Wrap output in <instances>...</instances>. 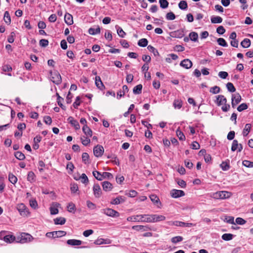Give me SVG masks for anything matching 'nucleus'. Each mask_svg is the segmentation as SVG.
Instances as JSON below:
<instances>
[{
	"instance_id": "f257e3e1",
	"label": "nucleus",
	"mask_w": 253,
	"mask_h": 253,
	"mask_svg": "<svg viewBox=\"0 0 253 253\" xmlns=\"http://www.w3.org/2000/svg\"><path fill=\"white\" fill-rule=\"evenodd\" d=\"M148 214H138L129 216L127 218L128 221L148 222Z\"/></svg>"
},
{
	"instance_id": "f03ea898",
	"label": "nucleus",
	"mask_w": 253,
	"mask_h": 253,
	"mask_svg": "<svg viewBox=\"0 0 253 253\" xmlns=\"http://www.w3.org/2000/svg\"><path fill=\"white\" fill-rule=\"evenodd\" d=\"M231 195L232 193L230 192L221 191L212 193L211 197L215 199H225L229 198Z\"/></svg>"
},
{
	"instance_id": "7ed1b4c3",
	"label": "nucleus",
	"mask_w": 253,
	"mask_h": 253,
	"mask_svg": "<svg viewBox=\"0 0 253 253\" xmlns=\"http://www.w3.org/2000/svg\"><path fill=\"white\" fill-rule=\"evenodd\" d=\"M34 238L28 233H22L16 237V242L24 244L31 242Z\"/></svg>"
},
{
	"instance_id": "20e7f679",
	"label": "nucleus",
	"mask_w": 253,
	"mask_h": 253,
	"mask_svg": "<svg viewBox=\"0 0 253 253\" xmlns=\"http://www.w3.org/2000/svg\"><path fill=\"white\" fill-rule=\"evenodd\" d=\"M148 217L149 223L159 222L166 219V217L163 215L148 214Z\"/></svg>"
},
{
	"instance_id": "39448f33",
	"label": "nucleus",
	"mask_w": 253,
	"mask_h": 253,
	"mask_svg": "<svg viewBox=\"0 0 253 253\" xmlns=\"http://www.w3.org/2000/svg\"><path fill=\"white\" fill-rule=\"evenodd\" d=\"M50 77L51 78V81L53 83L56 84H59L61 83V77L60 74L57 72L52 71L50 72Z\"/></svg>"
},
{
	"instance_id": "423d86ee",
	"label": "nucleus",
	"mask_w": 253,
	"mask_h": 253,
	"mask_svg": "<svg viewBox=\"0 0 253 253\" xmlns=\"http://www.w3.org/2000/svg\"><path fill=\"white\" fill-rule=\"evenodd\" d=\"M102 211V212L103 213L109 216L118 217L120 215V213L117 211L112 209H103Z\"/></svg>"
},
{
	"instance_id": "0eeeda50",
	"label": "nucleus",
	"mask_w": 253,
	"mask_h": 253,
	"mask_svg": "<svg viewBox=\"0 0 253 253\" xmlns=\"http://www.w3.org/2000/svg\"><path fill=\"white\" fill-rule=\"evenodd\" d=\"M104 151V148L102 146L97 145L95 146L93 148V153L95 157H101Z\"/></svg>"
},
{
	"instance_id": "6e6552de",
	"label": "nucleus",
	"mask_w": 253,
	"mask_h": 253,
	"mask_svg": "<svg viewBox=\"0 0 253 253\" xmlns=\"http://www.w3.org/2000/svg\"><path fill=\"white\" fill-rule=\"evenodd\" d=\"M17 209L22 216H27L29 214L28 211L26 206L23 204L17 205Z\"/></svg>"
},
{
	"instance_id": "1a4fd4ad",
	"label": "nucleus",
	"mask_w": 253,
	"mask_h": 253,
	"mask_svg": "<svg viewBox=\"0 0 253 253\" xmlns=\"http://www.w3.org/2000/svg\"><path fill=\"white\" fill-rule=\"evenodd\" d=\"M232 101L231 105L233 108H235V106L239 103L241 100V96L239 93H236L232 94Z\"/></svg>"
},
{
	"instance_id": "9d476101",
	"label": "nucleus",
	"mask_w": 253,
	"mask_h": 253,
	"mask_svg": "<svg viewBox=\"0 0 253 253\" xmlns=\"http://www.w3.org/2000/svg\"><path fill=\"white\" fill-rule=\"evenodd\" d=\"M170 195L172 198H178L184 196L185 193L183 191L177 189H172L170 191Z\"/></svg>"
},
{
	"instance_id": "9b49d317",
	"label": "nucleus",
	"mask_w": 253,
	"mask_h": 253,
	"mask_svg": "<svg viewBox=\"0 0 253 253\" xmlns=\"http://www.w3.org/2000/svg\"><path fill=\"white\" fill-rule=\"evenodd\" d=\"M93 194L95 198H99L102 195V191L98 184H95L93 187Z\"/></svg>"
},
{
	"instance_id": "f8f14e48",
	"label": "nucleus",
	"mask_w": 253,
	"mask_h": 253,
	"mask_svg": "<svg viewBox=\"0 0 253 253\" xmlns=\"http://www.w3.org/2000/svg\"><path fill=\"white\" fill-rule=\"evenodd\" d=\"M215 102L217 106H220L227 102V99L223 95H219L216 96V99Z\"/></svg>"
},
{
	"instance_id": "ddd939ff",
	"label": "nucleus",
	"mask_w": 253,
	"mask_h": 253,
	"mask_svg": "<svg viewBox=\"0 0 253 253\" xmlns=\"http://www.w3.org/2000/svg\"><path fill=\"white\" fill-rule=\"evenodd\" d=\"M180 65L188 69L192 66V62L189 59H185L180 62Z\"/></svg>"
},
{
	"instance_id": "4468645a",
	"label": "nucleus",
	"mask_w": 253,
	"mask_h": 253,
	"mask_svg": "<svg viewBox=\"0 0 253 253\" xmlns=\"http://www.w3.org/2000/svg\"><path fill=\"white\" fill-rule=\"evenodd\" d=\"M102 188L104 191L109 192L113 189L112 184L109 181H105L102 183Z\"/></svg>"
},
{
	"instance_id": "2eb2a0df",
	"label": "nucleus",
	"mask_w": 253,
	"mask_h": 253,
	"mask_svg": "<svg viewBox=\"0 0 253 253\" xmlns=\"http://www.w3.org/2000/svg\"><path fill=\"white\" fill-rule=\"evenodd\" d=\"M95 84L97 87L101 90L105 88L99 76L95 77Z\"/></svg>"
},
{
	"instance_id": "dca6fc26",
	"label": "nucleus",
	"mask_w": 253,
	"mask_h": 253,
	"mask_svg": "<svg viewBox=\"0 0 253 253\" xmlns=\"http://www.w3.org/2000/svg\"><path fill=\"white\" fill-rule=\"evenodd\" d=\"M128 88L127 85H123L122 89L118 91L117 92V98L120 99L122 96H123L125 95V94L126 92H128Z\"/></svg>"
},
{
	"instance_id": "f3484780",
	"label": "nucleus",
	"mask_w": 253,
	"mask_h": 253,
	"mask_svg": "<svg viewBox=\"0 0 253 253\" xmlns=\"http://www.w3.org/2000/svg\"><path fill=\"white\" fill-rule=\"evenodd\" d=\"M65 22L68 25H71L73 24V16L71 14L66 13L64 16Z\"/></svg>"
},
{
	"instance_id": "a211bd4d",
	"label": "nucleus",
	"mask_w": 253,
	"mask_h": 253,
	"mask_svg": "<svg viewBox=\"0 0 253 253\" xmlns=\"http://www.w3.org/2000/svg\"><path fill=\"white\" fill-rule=\"evenodd\" d=\"M68 121L73 126H74L76 129H80V126L78 122L74 120L72 117H69L68 118Z\"/></svg>"
},
{
	"instance_id": "6ab92c4d",
	"label": "nucleus",
	"mask_w": 253,
	"mask_h": 253,
	"mask_svg": "<svg viewBox=\"0 0 253 253\" xmlns=\"http://www.w3.org/2000/svg\"><path fill=\"white\" fill-rule=\"evenodd\" d=\"M67 244L70 246H80L82 244V241L79 240L69 239L67 241Z\"/></svg>"
},
{
	"instance_id": "aec40b11",
	"label": "nucleus",
	"mask_w": 253,
	"mask_h": 253,
	"mask_svg": "<svg viewBox=\"0 0 253 253\" xmlns=\"http://www.w3.org/2000/svg\"><path fill=\"white\" fill-rule=\"evenodd\" d=\"M83 131L87 136L91 137L92 136V130L89 127L87 126V125L84 126L83 127Z\"/></svg>"
},
{
	"instance_id": "412c9836",
	"label": "nucleus",
	"mask_w": 253,
	"mask_h": 253,
	"mask_svg": "<svg viewBox=\"0 0 253 253\" xmlns=\"http://www.w3.org/2000/svg\"><path fill=\"white\" fill-rule=\"evenodd\" d=\"M3 240L6 243H12L14 241H16V238L12 235H5L3 237Z\"/></svg>"
},
{
	"instance_id": "4be33fe9",
	"label": "nucleus",
	"mask_w": 253,
	"mask_h": 253,
	"mask_svg": "<svg viewBox=\"0 0 253 253\" xmlns=\"http://www.w3.org/2000/svg\"><path fill=\"white\" fill-rule=\"evenodd\" d=\"M54 222L56 225H63L66 222V219L62 217H57L54 219Z\"/></svg>"
},
{
	"instance_id": "5701e85b",
	"label": "nucleus",
	"mask_w": 253,
	"mask_h": 253,
	"mask_svg": "<svg viewBox=\"0 0 253 253\" xmlns=\"http://www.w3.org/2000/svg\"><path fill=\"white\" fill-rule=\"evenodd\" d=\"M222 22V18L218 16H213L211 17V22L213 24L221 23Z\"/></svg>"
},
{
	"instance_id": "b1692460",
	"label": "nucleus",
	"mask_w": 253,
	"mask_h": 253,
	"mask_svg": "<svg viewBox=\"0 0 253 253\" xmlns=\"http://www.w3.org/2000/svg\"><path fill=\"white\" fill-rule=\"evenodd\" d=\"M125 201L124 199L122 196H119L115 199H113L111 202V204L113 205H118L121 203H123Z\"/></svg>"
},
{
	"instance_id": "393cba45",
	"label": "nucleus",
	"mask_w": 253,
	"mask_h": 253,
	"mask_svg": "<svg viewBox=\"0 0 253 253\" xmlns=\"http://www.w3.org/2000/svg\"><path fill=\"white\" fill-rule=\"evenodd\" d=\"M142 89V85L141 84H138L134 86L133 89V92L135 94H139L141 93Z\"/></svg>"
},
{
	"instance_id": "a878e982",
	"label": "nucleus",
	"mask_w": 253,
	"mask_h": 253,
	"mask_svg": "<svg viewBox=\"0 0 253 253\" xmlns=\"http://www.w3.org/2000/svg\"><path fill=\"white\" fill-rule=\"evenodd\" d=\"M132 228L136 231H140L143 230V231H147L149 227L148 226L143 225H134L132 227Z\"/></svg>"
},
{
	"instance_id": "bb28decb",
	"label": "nucleus",
	"mask_w": 253,
	"mask_h": 253,
	"mask_svg": "<svg viewBox=\"0 0 253 253\" xmlns=\"http://www.w3.org/2000/svg\"><path fill=\"white\" fill-rule=\"evenodd\" d=\"M241 45L243 48H248L251 45V41L249 39H245L241 42Z\"/></svg>"
},
{
	"instance_id": "cd10ccee",
	"label": "nucleus",
	"mask_w": 253,
	"mask_h": 253,
	"mask_svg": "<svg viewBox=\"0 0 253 253\" xmlns=\"http://www.w3.org/2000/svg\"><path fill=\"white\" fill-rule=\"evenodd\" d=\"M89 137L88 136H83L81 137V140L82 143V144L84 146H87L88 144H89L90 142V140L89 138Z\"/></svg>"
},
{
	"instance_id": "c85d7f7f",
	"label": "nucleus",
	"mask_w": 253,
	"mask_h": 253,
	"mask_svg": "<svg viewBox=\"0 0 253 253\" xmlns=\"http://www.w3.org/2000/svg\"><path fill=\"white\" fill-rule=\"evenodd\" d=\"M100 29L98 27L96 28H90L88 29V33L92 35H94L100 33Z\"/></svg>"
},
{
	"instance_id": "c756f323",
	"label": "nucleus",
	"mask_w": 253,
	"mask_h": 253,
	"mask_svg": "<svg viewBox=\"0 0 253 253\" xmlns=\"http://www.w3.org/2000/svg\"><path fill=\"white\" fill-rule=\"evenodd\" d=\"M54 238L64 236L66 234V232L64 231H53Z\"/></svg>"
},
{
	"instance_id": "7c9ffc66",
	"label": "nucleus",
	"mask_w": 253,
	"mask_h": 253,
	"mask_svg": "<svg viewBox=\"0 0 253 253\" xmlns=\"http://www.w3.org/2000/svg\"><path fill=\"white\" fill-rule=\"evenodd\" d=\"M59 205V204H56L55 206H53L50 208L51 214H56L58 213L57 207Z\"/></svg>"
},
{
	"instance_id": "2f4dec72",
	"label": "nucleus",
	"mask_w": 253,
	"mask_h": 253,
	"mask_svg": "<svg viewBox=\"0 0 253 253\" xmlns=\"http://www.w3.org/2000/svg\"><path fill=\"white\" fill-rule=\"evenodd\" d=\"M3 19L5 22L8 25H9L10 24L11 18L10 14L9 12L7 11L4 12Z\"/></svg>"
},
{
	"instance_id": "473e14b6",
	"label": "nucleus",
	"mask_w": 253,
	"mask_h": 253,
	"mask_svg": "<svg viewBox=\"0 0 253 253\" xmlns=\"http://www.w3.org/2000/svg\"><path fill=\"white\" fill-rule=\"evenodd\" d=\"M147 48L150 52L153 53L155 56H159V53L158 51L153 46L149 45L148 46Z\"/></svg>"
},
{
	"instance_id": "72a5a7b5",
	"label": "nucleus",
	"mask_w": 253,
	"mask_h": 253,
	"mask_svg": "<svg viewBox=\"0 0 253 253\" xmlns=\"http://www.w3.org/2000/svg\"><path fill=\"white\" fill-rule=\"evenodd\" d=\"M178 7L182 10H186L188 8L187 3L185 0H181L178 3Z\"/></svg>"
},
{
	"instance_id": "f704fd0d",
	"label": "nucleus",
	"mask_w": 253,
	"mask_h": 253,
	"mask_svg": "<svg viewBox=\"0 0 253 253\" xmlns=\"http://www.w3.org/2000/svg\"><path fill=\"white\" fill-rule=\"evenodd\" d=\"M148 40L146 39L143 38L139 40L138 45L141 47H145L148 44Z\"/></svg>"
},
{
	"instance_id": "c9c22d12",
	"label": "nucleus",
	"mask_w": 253,
	"mask_h": 253,
	"mask_svg": "<svg viewBox=\"0 0 253 253\" xmlns=\"http://www.w3.org/2000/svg\"><path fill=\"white\" fill-rule=\"evenodd\" d=\"M251 128V124H247L245 125V127L244 129L243 132V135L244 136H246L248 134L249 132L250 131Z\"/></svg>"
},
{
	"instance_id": "e433bc0d",
	"label": "nucleus",
	"mask_w": 253,
	"mask_h": 253,
	"mask_svg": "<svg viewBox=\"0 0 253 253\" xmlns=\"http://www.w3.org/2000/svg\"><path fill=\"white\" fill-rule=\"evenodd\" d=\"M14 156L19 160H23L25 159L24 154L20 151L16 152L14 154Z\"/></svg>"
},
{
	"instance_id": "4c0bfd02",
	"label": "nucleus",
	"mask_w": 253,
	"mask_h": 253,
	"mask_svg": "<svg viewBox=\"0 0 253 253\" xmlns=\"http://www.w3.org/2000/svg\"><path fill=\"white\" fill-rule=\"evenodd\" d=\"M189 38L190 40L194 42H196L198 40V35L197 33L192 32L189 34Z\"/></svg>"
},
{
	"instance_id": "58836bf2",
	"label": "nucleus",
	"mask_w": 253,
	"mask_h": 253,
	"mask_svg": "<svg viewBox=\"0 0 253 253\" xmlns=\"http://www.w3.org/2000/svg\"><path fill=\"white\" fill-rule=\"evenodd\" d=\"M182 106V101L181 100H175L173 102V106L175 108L180 109Z\"/></svg>"
},
{
	"instance_id": "ea45409f",
	"label": "nucleus",
	"mask_w": 253,
	"mask_h": 253,
	"mask_svg": "<svg viewBox=\"0 0 253 253\" xmlns=\"http://www.w3.org/2000/svg\"><path fill=\"white\" fill-rule=\"evenodd\" d=\"M217 42L219 45L222 46L223 47L228 46V44L226 42V41L221 38H219L217 40Z\"/></svg>"
},
{
	"instance_id": "a19ab883",
	"label": "nucleus",
	"mask_w": 253,
	"mask_h": 253,
	"mask_svg": "<svg viewBox=\"0 0 253 253\" xmlns=\"http://www.w3.org/2000/svg\"><path fill=\"white\" fill-rule=\"evenodd\" d=\"M233 235L230 233H225L222 235V239L225 241H230L233 239Z\"/></svg>"
},
{
	"instance_id": "79ce46f5",
	"label": "nucleus",
	"mask_w": 253,
	"mask_h": 253,
	"mask_svg": "<svg viewBox=\"0 0 253 253\" xmlns=\"http://www.w3.org/2000/svg\"><path fill=\"white\" fill-rule=\"evenodd\" d=\"M183 238L182 237L180 236H177L174 237L171 239V241L173 244H176L178 242H181L183 240Z\"/></svg>"
},
{
	"instance_id": "37998d69",
	"label": "nucleus",
	"mask_w": 253,
	"mask_h": 253,
	"mask_svg": "<svg viewBox=\"0 0 253 253\" xmlns=\"http://www.w3.org/2000/svg\"><path fill=\"white\" fill-rule=\"evenodd\" d=\"M176 135L180 140H184L185 139V136L183 133L179 129L176 130Z\"/></svg>"
},
{
	"instance_id": "c03bdc74",
	"label": "nucleus",
	"mask_w": 253,
	"mask_h": 253,
	"mask_svg": "<svg viewBox=\"0 0 253 253\" xmlns=\"http://www.w3.org/2000/svg\"><path fill=\"white\" fill-rule=\"evenodd\" d=\"M102 180L103 179H111L113 178L112 173L108 172H104L102 173Z\"/></svg>"
},
{
	"instance_id": "a18cd8bd",
	"label": "nucleus",
	"mask_w": 253,
	"mask_h": 253,
	"mask_svg": "<svg viewBox=\"0 0 253 253\" xmlns=\"http://www.w3.org/2000/svg\"><path fill=\"white\" fill-rule=\"evenodd\" d=\"M8 179L9 181L12 184H15L17 181V178L12 173L9 174Z\"/></svg>"
},
{
	"instance_id": "49530a36",
	"label": "nucleus",
	"mask_w": 253,
	"mask_h": 253,
	"mask_svg": "<svg viewBox=\"0 0 253 253\" xmlns=\"http://www.w3.org/2000/svg\"><path fill=\"white\" fill-rule=\"evenodd\" d=\"M116 28H117V33L118 35L121 38H124L126 36V33L123 31V30L120 27L116 26Z\"/></svg>"
},
{
	"instance_id": "de8ad7c7",
	"label": "nucleus",
	"mask_w": 253,
	"mask_h": 253,
	"mask_svg": "<svg viewBox=\"0 0 253 253\" xmlns=\"http://www.w3.org/2000/svg\"><path fill=\"white\" fill-rule=\"evenodd\" d=\"M159 3L160 7L163 9L167 8L169 6V2L167 0H160Z\"/></svg>"
},
{
	"instance_id": "09e8293b",
	"label": "nucleus",
	"mask_w": 253,
	"mask_h": 253,
	"mask_svg": "<svg viewBox=\"0 0 253 253\" xmlns=\"http://www.w3.org/2000/svg\"><path fill=\"white\" fill-rule=\"evenodd\" d=\"M89 155L87 153H83L82 154V161L85 164H89Z\"/></svg>"
},
{
	"instance_id": "8fccbe9b",
	"label": "nucleus",
	"mask_w": 253,
	"mask_h": 253,
	"mask_svg": "<svg viewBox=\"0 0 253 253\" xmlns=\"http://www.w3.org/2000/svg\"><path fill=\"white\" fill-rule=\"evenodd\" d=\"M226 87L228 90L231 92H234L236 91V88L231 83H228L226 84Z\"/></svg>"
},
{
	"instance_id": "3c124183",
	"label": "nucleus",
	"mask_w": 253,
	"mask_h": 253,
	"mask_svg": "<svg viewBox=\"0 0 253 253\" xmlns=\"http://www.w3.org/2000/svg\"><path fill=\"white\" fill-rule=\"evenodd\" d=\"M93 175L95 178L98 180H102V173L97 171H93L92 172Z\"/></svg>"
},
{
	"instance_id": "603ef678",
	"label": "nucleus",
	"mask_w": 253,
	"mask_h": 253,
	"mask_svg": "<svg viewBox=\"0 0 253 253\" xmlns=\"http://www.w3.org/2000/svg\"><path fill=\"white\" fill-rule=\"evenodd\" d=\"M220 166L223 170H227L230 168L229 163L227 162H223Z\"/></svg>"
},
{
	"instance_id": "864d4df0",
	"label": "nucleus",
	"mask_w": 253,
	"mask_h": 253,
	"mask_svg": "<svg viewBox=\"0 0 253 253\" xmlns=\"http://www.w3.org/2000/svg\"><path fill=\"white\" fill-rule=\"evenodd\" d=\"M220 91V88L218 86H214L211 87L210 89V92L213 94H217Z\"/></svg>"
},
{
	"instance_id": "5fc2aeb1",
	"label": "nucleus",
	"mask_w": 253,
	"mask_h": 253,
	"mask_svg": "<svg viewBox=\"0 0 253 253\" xmlns=\"http://www.w3.org/2000/svg\"><path fill=\"white\" fill-rule=\"evenodd\" d=\"M248 105L245 103H243L240 104L238 107H237V110L239 112H242L248 108Z\"/></svg>"
},
{
	"instance_id": "6e6d98bb",
	"label": "nucleus",
	"mask_w": 253,
	"mask_h": 253,
	"mask_svg": "<svg viewBox=\"0 0 253 253\" xmlns=\"http://www.w3.org/2000/svg\"><path fill=\"white\" fill-rule=\"evenodd\" d=\"M67 209L68 211L70 212L75 211L76 210V207L75 204L72 202L69 203L67 206Z\"/></svg>"
},
{
	"instance_id": "4d7b16f0",
	"label": "nucleus",
	"mask_w": 253,
	"mask_h": 253,
	"mask_svg": "<svg viewBox=\"0 0 253 253\" xmlns=\"http://www.w3.org/2000/svg\"><path fill=\"white\" fill-rule=\"evenodd\" d=\"M243 165L247 168H253V162L248 160H244L242 162Z\"/></svg>"
},
{
	"instance_id": "13d9d810",
	"label": "nucleus",
	"mask_w": 253,
	"mask_h": 253,
	"mask_svg": "<svg viewBox=\"0 0 253 253\" xmlns=\"http://www.w3.org/2000/svg\"><path fill=\"white\" fill-rule=\"evenodd\" d=\"M166 17L168 20H173L175 18V14L172 12H168Z\"/></svg>"
},
{
	"instance_id": "bf43d9fd",
	"label": "nucleus",
	"mask_w": 253,
	"mask_h": 253,
	"mask_svg": "<svg viewBox=\"0 0 253 253\" xmlns=\"http://www.w3.org/2000/svg\"><path fill=\"white\" fill-rule=\"evenodd\" d=\"M82 183L87 184L88 182V179L85 174L83 173L80 177Z\"/></svg>"
},
{
	"instance_id": "052dcab7",
	"label": "nucleus",
	"mask_w": 253,
	"mask_h": 253,
	"mask_svg": "<svg viewBox=\"0 0 253 253\" xmlns=\"http://www.w3.org/2000/svg\"><path fill=\"white\" fill-rule=\"evenodd\" d=\"M238 141L237 140H234L232 144L231 150L233 152L236 151L238 148Z\"/></svg>"
},
{
	"instance_id": "680f3d73",
	"label": "nucleus",
	"mask_w": 253,
	"mask_h": 253,
	"mask_svg": "<svg viewBox=\"0 0 253 253\" xmlns=\"http://www.w3.org/2000/svg\"><path fill=\"white\" fill-rule=\"evenodd\" d=\"M48 41L45 39H42L40 41L39 44L42 47H46L48 44Z\"/></svg>"
},
{
	"instance_id": "e2e57ef3",
	"label": "nucleus",
	"mask_w": 253,
	"mask_h": 253,
	"mask_svg": "<svg viewBox=\"0 0 253 253\" xmlns=\"http://www.w3.org/2000/svg\"><path fill=\"white\" fill-rule=\"evenodd\" d=\"M35 179V174L32 171L29 172L28 174L27 179L28 181L32 182Z\"/></svg>"
},
{
	"instance_id": "0e129e2a",
	"label": "nucleus",
	"mask_w": 253,
	"mask_h": 253,
	"mask_svg": "<svg viewBox=\"0 0 253 253\" xmlns=\"http://www.w3.org/2000/svg\"><path fill=\"white\" fill-rule=\"evenodd\" d=\"M15 34L14 32H11L10 33V35L8 37L7 41L9 43H13L14 41V37H15Z\"/></svg>"
},
{
	"instance_id": "69168bd1",
	"label": "nucleus",
	"mask_w": 253,
	"mask_h": 253,
	"mask_svg": "<svg viewBox=\"0 0 253 253\" xmlns=\"http://www.w3.org/2000/svg\"><path fill=\"white\" fill-rule=\"evenodd\" d=\"M225 32V29L222 26H220L216 29V32L219 35L223 34Z\"/></svg>"
},
{
	"instance_id": "338daca9",
	"label": "nucleus",
	"mask_w": 253,
	"mask_h": 253,
	"mask_svg": "<svg viewBox=\"0 0 253 253\" xmlns=\"http://www.w3.org/2000/svg\"><path fill=\"white\" fill-rule=\"evenodd\" d=\"M151 200L155 204L158 203L159 202V198L155 195H151L150 196Z\"/></svg>"
},
{
	"instance_id": "774afa93",
	"label": "nucleus",
	"mask_w": 253,
	"mask_h": 253,
	"mask_svg": "<svg viewBox=\"0 0 253 253\" xmlns=\"http://www.w3.org/2000/svg\"><path fill=\"white\" fill-rule=\"evenodd\" d=\"M78 186L77 184L74 183L71 185L70 189L72 193H75L78 191Z\"/></svg>"
}]
</instances>
